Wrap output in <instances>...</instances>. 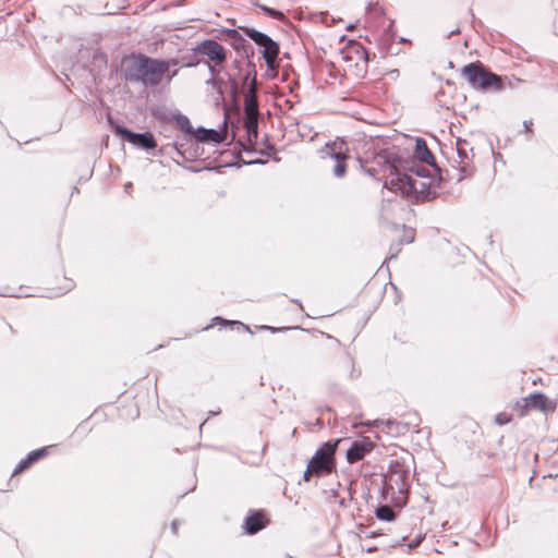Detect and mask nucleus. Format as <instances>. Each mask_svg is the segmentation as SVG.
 Here are the masks:
<instances>
[{
	"label": "nucleus",
	"mask_w": 558,
	"mask_h": 558,
	"mask_svg": "<svg viewBox=\"0 0 558 558\" xmlns=\"http://www.w3.org/2000/svg\"><path fill=\"white\" fill-rule=\"evenodd\" d=\"M225 75L228 77V90L230 95L233 98H236L241 92H244V89L241 87L240 82L238 81V77H235L234 74L230 72H225Z\"/></svg>",
	"instance_id": "nucleus-22"
},
{
	"label": "nucleus",
	"mask_w": 558,
	"mask_h": 558,
	"mask_svg": "<svg viewBox=\"0 0 558 558\" xmlns=\"http://www.w3.org/2000/svg\"><path fill=\"white\" fill-rule=\"evenodd\" d=\"M348 147L343 140L325 144L320 149V157L325 167L330 169L336 178H343L347 172Z\"/></svg>",
	"instance_id": "nucleus-4"
},
{
	"label": "nucleus",
	"mask_w": 558,
	"mask_h": 558,
	"mask_svg": "<svg viewBox=\"0 0 558 558\" xmlns=\"http://www.w3.org/2000/svg\"><path fill=\"white\" fill-rule=\"evenodd\" d=\"M391 179L385 182L384 186L399 191L402 195L414 199L415 202H424L434 199L437 194L430 189V179L410 178L407 172H402L395 166H389Z\"/></svg>",
	"instance_id": "nucleus-2"
},
{
	"label": "nucleus",
	"mask_w": 558,
	"mask_h": 558,
	"mask_svg": "<svg viewBox=\"0 0 558 558\" xmlns=\"http://www.w3.org/2000/svg\"><path fill=\"white\" fill-rule=\"evenodd\" d=\"M228 122L227 116L223 120V128L220 131H217L215 129H206L203 126H198L195 129V132H193V138L195 140V144L198 145L199 143H222L227 137V130L226 124Z\"/></svg>",
	"instance_id": "nucleus-11"
},
{
	"label": "nucleus",
	"mask_w": 558,
	"mask_h": 558,
	"mask_svg": "<svg viewBox=\"0 0 558 558\" xmlns=\"http://www.w3.org/2000/svg\"><path fill=\"white\" fill-rule=\"evenodd\" d=\"M341 439L328 440L322 444L308 461L316 475H330L336 471V451Z\"/></svg>",
	"instance_id": "nucleus-7"
},
{
	"label": "nucleus",
	"mask_w": 558,
	"mask_h": 558,
	"mask_svg": "<svg viewBox=\"0 0 558 558\" xmlns=\"http://www.w3.org/2000/svg\"><path fill=\"white\" fill-rule=\"evenodd\" d=\"M266 161L265 160H262V159H256V160H252V161H244L245 165H264Z\"/></svg>",
	"instance_id": "nucleus-36"
},
{
	"label": "nucleus",
	"mask_w": 558,
	"mask_h": 558,
	"mask_svg": "<svg viewBox=\"0 0 558 558\" xmlns=\"http://www.w3.org/2000/svg\"><path fill=\"white\" fill-rule=\"evenodd\" d=\"M292 302L299 304L302 307V304H301L300 300L295 299V300H292Z\"/></svg>",
	"instance_id": "nucleus-48"
},
{
	"label": "nucleus",
	"mask_w": 558,
	"mask_h": 558,
	"mask_svg": "<svg viewBox=\"0 0 558 558\" xmlns=\"http://www.w3.org/2000/svg\"><path fill=\"white\" fill-rule=\"evenodd\" d=\"M414 241V234L413 232L410 230L408 234H405L401 240H400V243L397 245L396 250L393 253L390 254L389 256V259L391 258H395L397 256V254L399 253L400 251V245L402 243H412Z\"/></svg>",
	"instance_id": "nucleus-30"
},
{
	"label": "nucleus",
	"mask_w": 558,
	"mask_h": 558,
	"mask_svg": "<svg viewBox=\"0 0 558 558\" xmlns=\"http://www.w3.org/2000/svg\"><path fill=\"white\" fill-rule=\"evenodd\" d=\"M408 177L412 178H420V179H430L428 175V170L424 167L416 165L409 168Z\"/></svg>",
	"instance_id": "nucleus-25"
},
{
	"label": "nucleus",
	"mask_w": 558,
	"mask_h": 558,
	"mask_svg": "<svg viewBox=\"0 0 558 558\" xmlns=\"http://www.w3.org/2000/svg\"><path fill=\"white\" fill-rule=\"evenodd\" d=\"M178 525H179V523H178V521H177V520H173V521L171 522V531H172V533H173V534H177V533H178Z\"/></svg>",
	"instance_id": "nucleus-37"
},
{
	"label": "nucleus",
	"mask_w": 558,
	"mask_h": 558,
	"mask_svg": "<svg viewBox=\"0 0 558 558\" xmlns=\"http://www.w3.org/2000/svg\"><path fill=\"white\" fill-rule=\"evenodd\" d=\"M459 33H460V28H456V29H453V31H451V32L449 33L448 37H451L452 35H457V34H459Z\"/></svg>",
	"instance_id": "nucleus-42"
},
{
	"label": "nucleus",
	"mask_w": 558,
	"mask_h": 558,
	"mask_svg": "<svg viewBox=\"0 0 558 558\" xmlns=\"http://www.w3.org/2000/svg\"><path fill=\"white\" fill-rule=\"evenodd\" d=\"M48 454V448L41 447L31 451L26 458L22 459L12 472V476L27 470L32 464L41 460Z\"/></svg>",
	"instance_id": "nucleus-14"
},
{
	"label": "nucleus",
	"mask_w": 558,
	"mask_h": 558,
	"mask_svg": "<svg viewBox=\"0 0 558 558\" xmlns=\"http://www.w3.org/2000/svg\"><path fill=\"white\" fill-rule=\"evenodd\" d=\"M214 324H219L221 326H226V325H236L239 326L240 328H242L243 330H246L247 332H250L251 335L253 333V331L250 329V327L239 320H227L220 316H216L213 318V324L206 326L204 328V330H208L209 328L213 327Z\"/></svg>",
	"instance_id": "nucleus-23"
},
{
	"label": "nucleus",
	"mask_w": 558,
	"mask_h": 558,
	"mask_svg": "<svg viewBox=\"0 0 558 558\" xmlns=\"http://www.w3.org/2000/svg\"><path fill=\"white\" fill-rule=\"evenodd\" d=\"M232 65L235 70H238L239 73L242 72L241 61L238 59H234L232 62Z\"/></svg>",
	"instance_id": "nucleus-35"
},
{
	"label": "nucleus",
	"mask_w": 558,
	"mask_h": 558,
	"mask_svg": "<svg viewBox=\"0 0 558 558\" xmlns=\"http://www.w3.org/2000/svg\"><path fill=\"white\" fill-rule=\"evenodd\" d=\"M267 524V520L262 511H251L244 520L245 532L250 535L256 534Z\"/></svg>",
	"instance_id": "nucleus-13"
},
{
	"label": "nucleus",
	"mask_w": 558,
	"mask_h": 558,
	"mask_svg": "<svg viewBox=\"0 0 558 558\" xmlns=\"http://www.w3.org/2000/svg\"><path fill=\"white\" fill-rule=\"evenodd\" d=\"M194 156H195V157H199V156H201V155L197 153V148L195 149Z\"/></svg>",
	"instance_id": "nucleus-49"
},
{
	"label": "nucleus",
	"mask_w": 558,
	"mask_h": 558,
	"mask_svg": "<svg viewBox=\"0 0 558 558\" xmlns=\"http://www.w3.org/2000/svg\"><path fill=\"white\" fill-rule=\"evenodd\" d=\"M240 77L238 81L240 82L241 87L244 89V92L247 88H252L254 86V89H257V72L255 64L248 60L246 63V70L243 74L239 73Z\"/></svg>",
	"instance_id": "nucleus-15"
},
{
	"label": "nucleus",
	"mask_w": 558,
	"mask_h": 558,
	"mask_svg": "<svg viewBox=\"0 0 558 558\" xmlns=\"http://www.w3.org/2000/svg\"><path fill=\"white\" fill-rule=\"evenodd\" d=\"M469 144L466 141H457V154L459 157L460 171L463 173L460 175L459 181L468 173V166L471 161L469 156Z\"/></svg>",
	"instance_id": "nucleus-18"
},
{
	"label": "nucleus",
	"mask_w": 558,
	"mask_h": 558,
	"mask_svg": "<svg viewBox=\"0 0 558 558\" xmlns=\"http://www.w3.org/2000/svg\"><path fill=\"white\" fill-rule=\"evenodd\" d=\"M197 53L194 52V54L185 56L182 58V66L183 68H194L201 63V60L196 56Z\"/></svg>",
	"instance_id": "nucleus-29"
},
{
	"label": "nucleus",
	"mask_w": 558,
	"mask_h": 558,
	"mask_svg": "<svg viewBox=\"0 0 558 558\" xmlns=\"http://www.w3.org/2000/svg\"><path fill=\"white\" fill-rule=\"evenodd\" d=\"M523 401L524 408H532L545 411L547 409L548 398L542 392H536L530 395L527 398H524Z\"/></svg>",
	"instance_id": "nucleus-19"
},
{
	"label": "nucleus",
	"mask_w": 558,
	"mask_h": 558,
	"mask_svg": "<svg viewBox=\"0 0 558 558\" xmlns=\"http://www.w3.org/2000/svg\"><path fill=\"white\" fill-rule=\"evenodd\" d=\"M207 169H208V170H213V169H215V170H219V167H216V168H207Z\"/></svg>",
	"instance_id": "nucleus-50"
},
{
	"label": "nucleus",
	"mask_w": 558,
	"mask_h": 558,
	"mask_svg": "<svg viewBox=\"0 0 558 558\" xmlns=\"http://www.w3.org/2000/svg\"><path fill=\"white\" fill-rule=\"evenodd\" d=\"M244 113L245 118H258V101L254 86L244 93Z\"/></svg>",
	"instance_id": "nucleus-16"
},
{
	"label": "nucleus",
	"mask_w": 558,
	"mask_h": 558,
	"mask_svg": "<svg viewBox=\"0 0 558 558\" xmlns=\"http://www.w3.org/2000/svg\"><path fill=\"white\" fill-rule=\"evenodd\" d=\"M462 75L470 86L481 92H499L504 89V78L493 73L481 62H471L462 68Z\"/></svg>",
	"instance_id": "nucleus-3"
},
{
	"label": "nucleus",
	"mask_w": 558,
	"mask_h": 558,
	"mask_svg": "<svg viewBox=\"0 0 558 558\" xmlns=\"http://www.w3.org/2000/svg\"><path fill=\"white\" fill-rule=\"evenodd\" d=\"M246 138L250 144H255L258 137V118H244Z\"/></svg>",
	"instance_id": "nucleus-20"
},
{
	"label": "nucleus",
	"mask_w": 558,
	"mask_h": 558,
	"mask_svg": "<svg viewBox=\"0 0 558 558\" xmlns=\"http://www.w3.org/2000/svg\"><path fill=\"white\" fill-rule=\"evenodd\" d=\"M375 514H376L377 519H379L381 521H386V522H391L396 518L395 511L387 505L379 506L376 509Z\"/></svg>",
	"instance_id": "nucleus-24"
},
{
	"label": "nucleus",
	"mask_w": 558,
	"mask_h": 558,
	"mask_svg": "<svg viewBox=\"0 0 558 558\" xmlns=\"http://www.w3.org/2000/svg\"><path fill=\"white\" fill-rule=\"evenodd\" d=\"M216 80H217V77H209V78L206 81V85L213 86V88H214V87H215V85H216Z\"/></svg>",
	"instance_id": "nucleus-38"
},
{
	"label": "nucleus",
	"mask_w": 558,
	"mask_h": 558,
	"mask_svg": "<svg viewBox=\"0 0 558 558\" xmlns=\"http://www.w3.org/2000/svg\"><path fill=\"white\" fill-rule=\"evenodd\" d=\"M375 444L368 438L363 437L357 440L351 441L350 447L347 449L345 458L350 464L362 460L366 454L374 450Z\"/></svg>",
	"instance_id": "nucleus-10"
},
{
	"label": "nucleus",
	"mask_w": 558,
	"mask_h": 558,
	"mask_svg": "<svg viewBox=\"0 0 558 558\" xmlns=\"http://www.w3.org/2000/svg\"><path fill=\"white\" fill-rule=\"evenodd\" d=\"M312 474H314V470L311 469L310 463H307V469L303 474V480L308 482Z\"/></svg>",
	"instance_id": "nucleus-34"
},
{
	"label": "nucleus",
	"mask_w": 558,
	"mask_h": 558,
	"mask_svg": "<svg viewBox=\"0 0 558 558\" xmlns=\"http://www.w3.org/2000/svg\"><path fill=\"white\" fill-rule=\"evenodd\" d=\"M71 289H72V283H69V284L66 286V288H65L63 291H61V292H59V293H56V295H61V294H63V293H65V292L70 291Z\"/></svg>",
	"instance_id": "nucleus-40"
},
{
	"label": "nucleus",
	"mask_w": 558,
	"mask_h": 558,
	"mask_svg": "<svg viewBox=\"0 0 558 558\" xmlns=\"http://www.w3.org/2000/svg\"><path fill=\"white\" fill-rule=\"evenodd\" d=\"M192 51L207 57L206 61L225 64L228 58L227 49L215 39H204Z\"/></svg>",
	"instance_id": "nucleus-8"
},
{
	"label": "nucleus",
	"mask_w": 558,
	"mask_h": 558,
	"mask_svg": "<svg viewBox=\"0 0 558 558\" xmlns=\"http://www.w3.org/2000/svg\"><path fill=\"white\" fill-rule=\"evenodd\" d=\"M124 187H125L126 191L130 190L132 187V183L130 182V183L125 184Z\"/></svg>",
	"instance_id": "nucleus-47"
},
{
	"label": "nucleus",
	"mask_w": 558,
	"mask_h": 558,
	"mask_svg": "<svg viewBox=\"0 0 558 558\" xmlns=\"http://www.w3.org/2000/svg\"><path fill=\"white\" fill-rule=\"evenodd\" d=\"M178 128L186 135H191L193 137V132H195V129H193L190 119L182 114L178 113L173 117Z\"/></svg>",
	"instance_id": "nucleus-21"
},
{
	"label": "nucleus",
	"mask_w": 558,
	"mask_h": 558,
	"mask_svg": "<svg viewBox=\"0 0 558 558\" xmlns=\"http://www.w3.org/2000/svg\"><path fill=\"white\" fill-rule=\"evenodd\" d=\"M228 77L226 75L217 77L214 89L218 95L223 96V94L228 90Z\"/></svg>",
	"instance_id": "nucleus-27"
},
{
	"label": "nucleus",
	"mask_w": 558,
	"mask_h": 558,
	"mask_svg": "<svg viewBox=\"0 0 558 558\" xmlns=\"http://www.w3.org/2000/svg\"><path fill=\"white\" fill-rule=\"evenodd\" d=\"M177 154L185 159V153L181 151L180 149H177Z\"/></svg>",
	"instance_id": "nucleus-44"
},
{
	"label": "nucleus",
	"mask_w": 558,
	"mask_h": 558,
	"mask_svg": "<svg viewBox=\"0 0 558 558\" xmlns=\"http://www.w3.org/2000/svg\"><path fill=\"white\" fill-rule=\"evenodd\" d=\"M189 169H190L191 171H193V172H198V171H199V169H197L196 167H191V168H189Z\"/></svg>",
	"instance_id": "nucleus-46"
},
{
	"label": "nucleus",
	"mask_w": 558,
	"mask_h": 558,
	"mask_svg": "<svg viewBox=\"0 0 558 558\" xmlns=\"http://www.w3.org/2000/svg\"><path fill=\"white\" fill-rule=\"evenodd\" d=\"M365 172L371 175V177H375L376 174V169L375 168H369V169H366Z\"/></svg>",
	"instance_id": "nucleus-39"
},
{
	"label": "nucleus",
	"mask_w": 558,
	"mask_h": 558,
	"mask_svg": "<svg viewBox=\"0 0 558 558\" xmlns=\"http://www.w3.org/2000/svg\"><path fill=\"white\" fill-rule=\"evenodd\" d=\"M258 7L270 17L275 19V20H278V21H283L286 19V15L283 14V12L279 11V10H276V9H272V8H269V7H266V5H262V4H258Z\"/></svg>",
	"instance_id": "nucleus-26"
},
{
	"label": "nucleus",
	"mask_w": 558,
	"mask_h": 558,
	"mask_svg": "<svg viewBox=\"0 0 558 558\" xmlns=\"http://www.w3.org/2000/svg\"><path fill=\"white\" fill-rule=\"evenodd\" d=\"M511 417L510 415L506 414V413H499L495 416V423L502 426V425H506L510 422Z\"/></svg>",
	"instance_id": "nucleus-31"
},
{
	"label": "nucleus",
	"mask_w": 558,
	"mask_h": 558,
	"mask_svg": "<svg viewBox=\"0 0 558 558\" xmlns=\"http://www.w3.org/2000/svg\"><path fill=\"white\" fill-rule=\"evenodd\" d=\"M239 29L244 33L246 37L253 40L258 47L262 48V56L269 70H277L279 68L278 56L280 52L279 44L275 41L266 33L248 26H239Z\"/></svg>",
	"instance_id": "nucleus-6"
},
{
	"label": "nucleus",
	"mask_w": 558,
	"mask_h": 558,
	"mask_svg": "<svg viewBox=\"0 0 558 558\" xmlns=\"http://www.w3.org/2000/svg\"><path fill=\"white\" fill-rule=\"evenodd\" d=\"M218 412H215V411H211L210 414L211 415H216Z\"/></svg>",
	"instance_id": "nucleus-51"
},
{
	"label": "nucleus",
	"mask_w": 558,
	"mask_h": 558,
	"mask_svg": "<svg viewBox=\"0 0 558 558\" xmlns=\"http://www.w3.org/2000/svg\"><path fill=\"white\" fill-rule=\"evenodd\" d=\"M239 29L244 33L246 37L253 40L258 47L262 48V56L269 70H277L279 68L278 56L280 52L279 44L275 41L266 33L248 26H239Z\"/></svg>",
	"instance_id": "nucleus-5"
},
{
	"label": "nucleus",
	"mask_w": 558,
	"mask_h": 558,
	"mask_svg": "<svg viewBox=\"0 0 558 558\" xmlns=\"http://www.w3.org/2000/svg\"><path fill=\"white\" fill-rule=\"evenodd\" d=\"M532 125H533V121L531 119L523 121V128L526 133H532Z\"/></svg>",
	"instance_id": "nucleus-33"
},
{
	"label": "nucleus",
	"mask_w": 558,
	"mask_h": 558,
	"mask_svg": "<svg viewBox=\"0 0 558 558\" xmlns=\"http://www.w3.org/2000/svg\"><path fill=\"white\" fill-rule=\"evenodd\" d=\"M241 29L235 28H227L223 31V33L227 35L228 40L232 48L238 52L241 53L245 58H250L254 53V49L252 45L244 38V33H240Z\"/></svg>",
	"instance_id": "nucleus-12"
},
{
	"label": "nucleus",
	"mask_w": 558,
	"mask_h": 558,
	"mask_svg": "<svg viewBox=\"0 0 558 558\" xmlns=\"http://www.w3.org/2000/svg\"><path fill=\"white\" fill-rule=\"evenodd\" d=\"M421 541H422V538H421V537H418V538H416L415 541H413V543H411L409 546H410V547L417 546V545L421 543Z\"/></svg>",
	"instance_id": "nucleus-41"
},
{
	"label": "nucleus",
	"mask_w": 558,
	"mask_h": 558,
	"mask_svg": "<svg viewBox=\"0 0 558 558\" xmlns=\"http://www.w3.org/2000/svg\"><path fill=\"white\" fill-rule=\"evenodd\" d=\"M414 156L421 162H424L426 165H430L432 166L435 162L434 155L432 154V151L427 147V144H426L425 140H423L421 137L416 138Z\"/></svg>",
	"instance_id": "nucleus-17"
},
{
	"label": "nucleus",
	"mask_w": 558,
	"mask_h": 558,
	"mask_svg": "<svg viewBox=\"0 0 558 558\" xmlns=\"http://www.w3.org/2000/svg\"><path fill=\"white\" fill-rule=\"evenodd\" d=\"M114 133L119 135L123 141L143 148V149H154L157 147V142L153 133L144 132V133H135L122 125L114 126Z\"/></svg>",
	"instance_id": "nucleus-9"
},
{
	"label": "nucleus",
	"mask_w": 558,
	"mask_h": 558,
	"mask_svg": "<svg viewBox=\"0 0 558 558\" xmlns=\"http://www.w3.org/2000/svg\"><path fill=\"white\" fill-rule=\"evenodd\" d=\"M300 327H271V326H266V325H263L259 327V329H263V330H269L271 331L272 333L275 332H279V331H283V330H288V329H299Z\"/></svg>",
	"instance_id": "nucleus-32"
},
{
	"label": "nucleus",
	"mask_w": 558,
	"mask_h": 558,
	"mask_svg": "<svg viewBox=\"0 0 558 558\" xmlns=\"http://www.w3.org/2000/svg\"><path fill=\"white\" fill-rule=\"evenodd\" d=\"M204 64L206 65L208 72L210 74V77H220L221 76L220 72L225 64H215L214 62H209V61H204Z\"/></svg>",
	"instance_id": "nucleus-28"
},
{
	"label": "nucleus",
	"mask_w": 558,
	"mask_h": 558,
	"mask_svg": "<svg viewBox=\"0 0 558 558\" xmlns=\"http://www.w3.org/2000/svg\"><path fill=\"white\" fill-rule=\"evenodd\" d=\"M168 70V61L154 59L143 53H131L122 64L121 74L126 82L157 86Z\"/></svg>",
	"instance_id": "nucleus-1"
},
{
	"label": "nucleus",
	"mask_w": 558,
	"mask_h": 558,
	"mask_svg": "<svg viewBox=\"0 0 558 558\" xmlns=\"http://www.w3.org/2000/svg\"><path fill=\"white\" fill-rule=\"evenodd\" d=\"M239 144L243 147V149H244L246 153H251V151H253V149H250L248 147H245L241 141L239 142Z\"/></svg>",
	"instance_id": "nucleus-43"
},
{
	"label": "nucleus",
	"mask_w": 558,
	"mask_h": 558,
	"mask_svg": "<svg viewBox=\"0 0 558 558\" xmlns=\"http://www.w3.org/2000/svg\"><path fill=\"white\" fill-rule=\"evenodd\" d=\"M177 73H178V71H177V70L172 71V73L169 75V80H171L173 76H175V75H177Z\"/></svg>",
	"instance_id": "nucleus-45"
}]
</instances>
